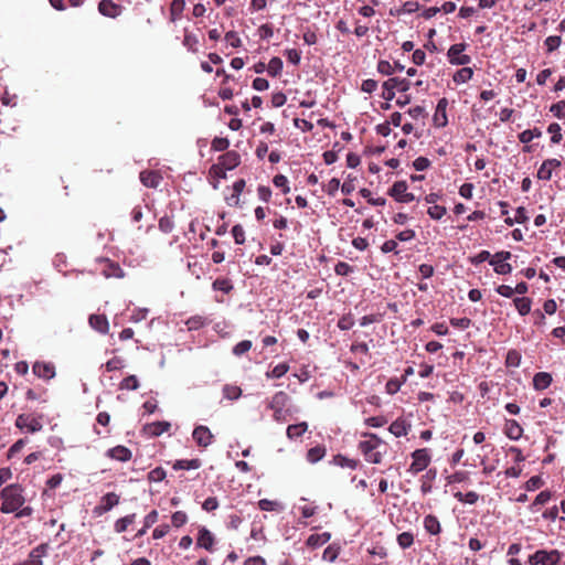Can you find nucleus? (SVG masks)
<instances>
[{
	"label": "nucleus",
	"instance_id": "f3484780",
	"mask_svg": "<svg viewBox=\"0 0 565 565\" xmlns=\"http://www.w3.org/2000/svg\"><path fill=\"white\" fill-rule=\"evenodd\" d=\"M104 267L102 269V275L105 278H124L125 271L120 267V265L116 262H113L110 259H104Z\"/></svg>",
	"mask_w": 565,
	"mask_h": 565
},
{
	"label": "nucleus",
	"instance_id": "e433bc0d",
	"mask_svg": "<svg viewBox=\"0 0 565 565\" xmlns=\"http://www.w3.org/2000/svg\"><path fill=\"white\" fill-rule=\"evenodd\" d=\"M551 499V492L545 490V491H541L534 499V501L532 502V504L530 505V511L535 513L539 511V508L540 505H543L545 503H547Z\"/></svg>",
	"mask_w": 565,
	"mask_h": 565
},
{
	"label": "nucleus",
	"instance_id": "338daca9",
	"mask_svg": "<svg viewBox=\"0 0 565 565\" xmlns=\"http://www.w3.org/2000/svg\"><path fill=\"white\" fill-rule=\"evenodd\" d=\"M232 235L237 245H242L245 242V231L242 225L236 224L232 227Z\"/></svg>",
	"mask_w": 565,
	"mask_h": 565
},
{
	"label": "nucleus",
	"instance_id": "6e6552de",
	"mask_svg": "<svg viewBox=\"0 0 565 565\" xmlns=\"http://www.w3.org/2000/svg\"><path fill=\"white\" fill-rule=\"evenodd\" d=\"M466 43L452 44L447 52L449 63L452 65H468L471 62V57L470 55L463 54V51H466Z\"/></svg>",
	"mask_w": 565,
	"mask_h": 565
},
{
	"label": "nucleus",
	"instance_id": "4be33fe9",
	"mask_svg": "<svg viewBox=\"0 0 565 565\" xmlns=\"http://www.w3.org/2000/svg\"><path fill=\"white\" fill-rule=\"evenodd\" d=\"M185 0H172L169 6V21L175 23L182 18L185 9Z\"/></svg>",
	"mask_w": 565,
	"mask_h": 565
},
{
	"label": "nucleus",
	"instance_id": "052dcab7",
	"mask_svg": "<svg viewBox=\"0 0 565 565\" xmlns=\"http://www.w3.org/2000/svg\"><path fill=\"white\" fill-rule=\"evenodd\" d=\"M354 271V267L351 266L350 264L345 263V262H339L335 266H334V273L338 275V276H349L350 274H352Z\"/></svg>",
	"mask_w": 565,
	"mask_h": 565
},
{
	"label": "nucleus",
	"instance_id": "cd10ccee",
	"mask_svg": "<svg viewBox=\"0 0 565 565\" xmlns=\"http://www.w3.org/2000/svg\"><path fill=\"white\" fill-rule=\"evenodd\" d=\"M308 429V424L306 422H301L298 424L289 425L287 427L286 434L289 439H296L301 437Z\"/></svg>",
	"mask_w": 565,
	"mask_h": 565
},
{
	"label": "nucleus",
	"instance_id": "ea45409f",
	"mask_svg": "<svg viewBox=\"0 0 565 565\" xmlns=\"http://www.w3.org/2000/svg\"><path fill=\"white\" fill-rule=\"evenodd\" d=\"M454 497L459 501V502H462V503H467V504H476L477 501L479 500V494L475 491H468L466 493H462V492H456L454 494Z\"/></svg>",
	"mask_w": 565,
	"mask_h": 565
},
{
	"label": "nucleus",
	"instance_id": "79ce46f5",
	"mask_svg": "<svg viewBox=\"0 0 565 565\" xmlns=\"http://www.w3.org/2000/svg\"><path fill=\"white\" fill-rule=\"evenodd\" d=\"M521 353L518 350H509L505 356V364L509 367H518L521 364Z\"/></svg>",
	"mask_w": 565,
	"mask_h": 565
},
{
	"label": "nucleus",
	"instance_id": "c03bdc74",
	"mask_svg": "<svg viewBox=\"0 0 565 565\" xmlns=\"http://www.w3.org/2000/svg\"><path fill=\"white\" fill-rule=\"evenodd\" d=\"M139 387V380L136 375H129L119 383L120 390L136 391Z\"/></svg>",
	"mask_w": 565,
	"mask_h": 565
},
{
	"label": "nucleus",
	"instance_id": "2eb2a0df",
	"mask_svg": "<svg viewBox=\"0 0 565 565\" xmlns=\"http://www.w3.org/2000/svg\"><path fill=\"white\" fill-rule=\"evenodd\" d=\"M119 503V495L115 492H108L100 499V503L95 507L94 512L98 515L110 511L114 507Z\"/></svg>",
	"mask_w": 565,
	"mask_h": 565
},
{
	"label": "nucleus",
	"instance_id": "9d476101",
	"mask_svg": "<svg viewBox=\"0 0 565 565\" xmlns=\"http://www.w3.org/2000/svg\"><path fill=\"white\" fill-rule=\"evenodd\" d=\"M511 253L507 250L495 253L489 264L493 266V270L499 275H508L512 271V266L507 263L511 258Z\"/></svg>",
	"mask_w": 565,
	"mask_h": 565
},
{
	"label": "nucleus",
	"instance_id": "a211bd4d",
	"mask_svg": "<svg viewBox=\"0 0 565 565\" xmlns=\"http://www.w3.org/2000/svg\"><path fill=\"white\" fill-rule=\"evenodd\" d=\"M503 433L509 439L519 440L523 435V428L515 419H505Z\"/></svg>",
	"mask_w": 565,
	"mask_h": 565
},
{
	"label": "nucleus",
	"instance_id": "4d7b16f0",
	"mask_svg": "<svg viewBox=\"0 0 565 565\" xmlns=\"http://www.w3.org/2000/svg\"><path fill=\"white\" fill-rule=\"evenodd\" d=\"M62 476L60 473H55L47 481H46V486L47 488L43 490V493L42 495L43 497H46V495H50L49 491L50 490H53L55 488H57L61 482H62Z\"/></svg>",
	"mask_w": 565,
	"mask_h": 565
},
{
	"label": "nucleus",
	"instance_id": "09e8293b",
	"mask_svg": "<svg viewBox=\"0 0 565 565\" xmlns=\"http://www.w3.org/2000/svg\"><path fill=\"white\" fill-rule=\"evenodd\" d=\"M258 507L262 511L282 510V505L278 501L262 499L258 501Z\"/></svg>",
	"mask_w": 565,
	"mask_h": 565
},
{
	"label": "nucleus",
	"instance_id": "c756f323",
	"mask_svg": "<svg viewBox=\"0 0 565 565\" xmlns=\"http://www.w3.org/2000/svg\"><path fill=\"white\" fill-rule=\"evenodd\" d=\"M170 426L171 425L168 422H156V423L149 424L146 427V430L151 436H160L161 434L168 431Z\"/></svg>",
	"mask_w": 565,
	"mask_h": 565
},
{
	"label": "nucleus",
	"instance_id": "3c124183",
	"mask_svg": "<svg viewBox=\"0 0 565 565\" xmlns=\"http://www.w3.org/2000/svg\"><path fill=\"white\" fill-rule=\"evenodd\" d=\"M361 195L367 200V202L374 206L385 205L386 199L384 198H373L372 192L367 189H361Z\"/></svg>",
	"mask_w": 565,
	"mask_h": 565
},
{
	"label": "nucleus",
	"instance_id": "6ab92c4d",
	"mask_svg": "<svg viewBox=\"0 0 565 565\" xmlns=\"http://www.w3.org/2000/svg\"><path fill=\"white\" fill-rule=\"evenodd\" d=\"M412 425L404 418H396L388 427L391 434L395 437H404L411 430Z\"/></svg>",
	"mask_w": 565,
	"mask_h": 565
},
{
	"label": "nucleus",
	"instance_id": "412c9836",
	"mask_svg": "<svg viewBox=\"0 0 565 565\" xmlns=\"http://www.w3.org/2000/svg\"><path fill=\"white\" fill-rule=\"evenodd\" d=\"M15 426L26 433L35 431V417L30 414H21L15 420Z\"/></svg>",
	"mask_w": 565,
	"mask_h": 565
},
{
	"label": "nucleus",
	"instance_id": "864d4df0",
	"mask_svg": "<svg viewBox=\"0 0 565 565\" xmlns=\"http://www.w3.org/2000/svg\"><path fill=\"white\" fill-rule=\"evenodd\" d=\"M397 543L401 548H408L414 543V535L411 532H403L397 535Z\"/></svg>",
	"mask_w": 565,
	"mask_h": 565
},
{
	"label": "nucleus",
	"instance_id": "37998d69",
	"mask_svg": "<svg viewBox=\"0 0 565 565\" xmlns=\"http://www.w3.org/2000/svg\"><path fill=\"white\" fill-rule=\"evenodd\" d=\"M446 207L438 204L429 205L427 210V214L429 215V217L436 221L441 220L446 215Z\"/></svg>",
	"mask_w": 565,
	"mask_h": 565
},
{
	"label": "nucleus",
	"instance_id": "a878e982",
	"mask_svg": "<svg viewBox=\"0 0 565 565\" xmlns=\"http://www.w3.org/2000/svg\"><path fill=\"white\" fill-rule=\"evenodd\" d=\"M424 529L431 535H438L441 532V525L437 516L428 514L424 518Z\"/></svg>",
	"mask_w": 565,
	"mask_h": 565
},
{
	"label": "nucleus",
	"instance_id": "de8ad7c7",
	"mask_svg": "<svg viewBox=\"0 0 565 565\" xmlns=\"http://www.w3.org/2000/svg\"><path fill=\"white\" fill-rule=\"evenodd\" d=\"M562 128L557 122H552L547 127V132L551 134V141L552 143H559L563 136H562Z\"/></svg>",
	"mask_w": 565,
	"mask_h": 565
},
{
	"label": "nucleus",
	"instance_id": "6e6d98bb",
	"mask_svg": "<svg viewBox=\"0 0 565 565\" xmlns=\"http://www.w3.org/2000/svg\"><path fill=\"white\" fill-rule=\"evenodd\" d=\"M250 349H252V341L243 340L233 347L232 352L234 355L241 356V355L245 354L246 352H248Z\"/></svg>",
	"mask_w": 565,
	"mask_h": 565
},
{
	"label": "nucleus",
	"instance_id": "423d86ee",
	"mask_svg": "<svg viewBox=\"0 0 565 565\" xmlns=\"http://www.w3.org/2000/svg\"><path fill=\"white\" fill-rule=\"evenodd\" d=\"M412 463L408 468V472L417 475L424 471L431 461L430 450L428 448L416 449L411 454Z\"/></svg>",
	"mask_w": 565,
	"mask_h": 565
},
{
	"label": "nucleus",
	"instance_id": "f03ea898",
	"mask_svg": "<svg viewBox=\"0 0 565 565\" xmlns=\"http://www.w3.org/2000/svg\"><path fill=\"white\" fill-rule=\"evenodd\" d=\"M2 505L1 511L4 513L15 512L24 502L22 489L20 486L11 484L1 491Z\"/></svg>",
	"mask_w": 565,
	"mask_h": 565
},
{
	"label": "nucleus",
	"instance_id": "69168bd1",
	"mask_svg": "<svg viewBox=\"0 0 565 565\" xmlns=\"http://www.w3.org/2000/svg\"><path fill=\"white\" fill-rule=\"evenodd\" d=\"M188 522V515L183 511H177L171 516V523L174 527H180Z\"/></svg>",
	"mask_w": 565,
	"mask_h": 565
},
{
	"label": "nucleus",
	"instance_id": "72a5a7b5",
	"mask_svg": "<svg viewBox=\"0 0 565 565\" xmlns=\"http://www.w3.org/2000/svg\"><path fill=\"white\" fill-rule=\"evenodd\" d=\"M136 519V514L131 513L128 515H125L124 518L118 519L114 524V530L117 533H122L127 530V527L134 523Z\"/></svg>",
	"mask_w": 565,
	"mask_h": 565
},
{
	"label": "nucleus",
	"instance_id": "2f4dec72",
	"mask_svg": "<svg viewBox=\"0 0 565 565\" xmlns=\"http://www.w3.org/2000/svg\"><path fill=\"white\" fill-rule=\"evenodd\" d=\"M201 462L199 459H182L177 460L173 465L174 470H194L200 468Z\"/></svg>",
	"mask_w": 565,
	"mask_h": 565
},
{
	"label": "nucleus",
	"instance_id": "ddd939ff",
	"mask_svg": "<svg viewBox=\"0 0 565 565\" xmlns=\"http://www.w3.org/2000/svg\"><path fill=\"white\" fill-rule=\"evenodd\" d=\"M124 11V7L113 0H100L98 3V12L110 19L118 18Z\"/></svg>",
	"mask_w": 565,
	"mask_h": 565
},
{
	"label": "nucleus",
	"instance_id": "5fc2aeb1",
	"mask_svg": "<svg viewBox=\"0 0 565 565\" xmlns=\"http://www.w3.org/2000/svg\"><path fill=\"white\" fill-rule=\"evenodd\" d=\"M289 370V365L287 363H279L273 367L270 372L267 373L268 377L280 379Z\"/></svg>",
	"mask_w": 565,
	"mask_h": 565
},
{
	"label": "nucleus",
	"instance_id": "39448f33",
	"mask_svg": "<svg viewBox=\"0 0 565 565\" xmlns=\"http://www.w3.org/2000/svg\"><path fill=\"white\" fill-rule=\"evenodd\" d=\"M241 163V156L234 151H227L218 158V162L212 167L216 177H225L226 171H231Z\"/></svg>",
	"mask_w": 565,
	"mask_h": 565
},
{
	"label": "nucleus",
	"instance_id": "c9c22d12",
	"mask_svg": "<svg viewBox=\"0 0 565 565\" xmlns=\"http://www.w3.org/2000/svg\"><path fill=\"white\" fill-rule=\"evenodd\" d=\"M388 85L394 88V90L405 93L411 87V82L406 78L391 77L387 79Z\"/></svg>",
	"mask_w": 565,
	"mask_h": 565
},
{
	"label": "nucleus",
	"instance_id": "393cba45",
	"mask_svg": "<svg viewBox=\"0 0 565 565\" xmlns=\"http://www.w3.org/2000/svg\"><path fill=\"white\" fill-rule=\"evenodd\" d=\"M89 324L93 329L100 333H106L109 328L108 320L103 315H92L89 317Z\"/></svg>",
	"mask_w": 565,
	"mask_h": 565
},
{
	"label": "nucleus",
	"instance_id": "603ef678",
	"mask_svg": "<svg viewBox=\"0 0 565 565\" xmlns=\"http://www.w3.org/2000/svg\"><path fill=\"white\" fill-rule=\"evenodd\" d=\"M434 125L438 128L445 127L448 124L447 113L444 109H439L436 107L434 117Z\"/></svg>",
	"mask_w": 565,
	"mask_h": 565
},
{
	"label": "nucleus",
	"instance_id": "473e14b6",
	"mask_svg": "<svg viewBox=\"0 0 565 565\" xmlns=\"http://www.w3.org/2000/svg\"><path fill=\"white\" fill-rule=\"evenodd\" d=\"M473 71L471 67H462L452 75V81L456 84L467 83L472 78Z\"/></svg>",
	"mask_w": 565,
	"mask_h": 565
},
{
	"label": "nucleus",
	"instance_id": "a18cd8bd",
	"mask_svg": "<svg viewBox=\"0 0 565 565\" xmlns=\"http://www.w3.org/2000/svg\"><path fill=\"white\" fill-rule=\"evenodd\" d=\"M207 323L206 319L201 317V316H193V317H190L186 321H185V326L188 327V329L190 331L192 330H199L201 329L202 327H204L205 324Z\"/></svg>",
	"mask_w": 565,
	"mask_h": 565
},
{
	"label": "nucleus",
	"instance_id": "0eeeda50",
	"mask_svg": "<svg viewBox=\"0 0 565 565\" xmlns=\"http://www.w3.org/2000/svg\"><path fill=\"white\" fill-rule=\"evenodd\" d=\"M245 180L238 179L232 186H226L223 191L224 201L228 206H239L241 194L245 189Z\"/></svg>",
	"mask_w": 565,
	"mask_h": 565
},
{
	"label": "nucleus",
	"instance_id": "e2e57ef3",
	"mask_svg": "<svg viewBox=\"0 0 565 565\" xmlns=\"http://www.w3.org/2000/svg\"><path fill=\"white\" fill-rule=\"evenodd\" d=\"M285 56L287 61L294 65H298L301 61V52L297 49H287Z\"/></svg>",
	"mask_w": 565,
	"mask_h": 565
},
{
	"label": "nucleus",
	"instance_id": "dca6fc26",
	"mask_svg": "<svg viewBox=\"0 0 565 565\" xmlns=\"http://www.w3.org/2000/svg\"><path fill=\"white\" fill-rule=\"evenodd\" d=\"M215 543V537L213 533L207 530L205 526H201L199 529V534L196 537V547L204 548L206 551H212Z\"/></svg>",
	"mask_w": 565,
	"mask_h": 565
},
{
	"label": "nucleus",
	"instance_id": "5701e85b",
	"mask_svg": "<svg viewBox=\"0 0 565 565\" xmlns=\"http://www.w3.org/2000/svg\"><path fill=\"white\" fill-rule=\"evenodd\" d=\"M552 375L547 372H539L533 376V387L535 391L546 390L552 384Z\"/></svg>",
	"mask_w": 565,
	"mask_h": 565
},
{
	"label": "nucleus",
	"instance_id": "7ed1b4c3",
	"mask_svg": "<svg viewBox=\"0 0 565 565\" xmlns=\"http://www.w3.org/2000/svg\"><path fill=\"white\" fill-rule=\"evenodd\" d=\"M562 556L563 553L558 550H537L529 556L527 563L530 565H558Z\"/></svg>",
	"mask_w": 565,
	"mask_h": 565
},
{
	"label": "nucleus",
	"instance_id": "13d9d810",
	"mask_svg": "<svg viewBox=\"0 0 565 565\" xmlns=\"http://www.w3.org/2000/svg\"><path fill=\"white\" fill-rule=\"evenodd\" d=\"M562 43V38L558 35L547 36L544 41V45L546 46V51L548 53L557 50Z\"/></svg>",
	"mask_w": 565,
	"mask_h": 565
},
{
	"label": "nucleus",
	"instance_id": "f704fd0d",
	"mask_svg": "<svg viewBox=\"0 0 565 565\" xmlns=\"http://www.w3.org/2000/svg\"><path fill=\"white\" fill-rule=\"evenodd\" d=\"M212 288L217 291H222L223 294H230L234 286L228 278H217L213 281Z\"/></svg>",
	"mask_w": 565,
	"mask_h": 565
},
{
	"label": "nucleus",
	"instance_id": "20e7f679",
	"mask_svg": "<svg viewBox=\"0 0 565 565\" xmlns=\"http://www.w3.org/2000/svg\"><path fill=\"white\" fill-rule=\"evenodd\" d=\"M289 402V396L280 391L274 394L271 399L268 402L267 407L273 411L274 420L281 423L286 420L287 411L286 406Z\"/></svg>",
	"mask_w": 565,
	"mask_h": 565
},
{
	"label": "nucleus",
	"instance_id": "7c9ffc66",
	"mask_svg": "<svg viewBox=\"0 0 565 565\" xmlns=\"http://www.w3.org/2000/svg\"><path fill=\"white\" fill-rule=\"evenodd\" d=\"M158 520L157 510L150 511L143 519V526L137 532L136 537H141L147 533V530L152 526Z\"/></svg>",
	"mask_w": 565,
	"mask_h": 565
},
{
	"label": "nucleus",
	"instance_id": "f257e3e1",
	"mask_svg": "<svg viewBox=\"0 0 565 565\" xmlns=\"http://www.w3.org/2000/svg\"><path fill=\"white\" fill-rule=\"evenodd\" d=\"M363 436L367 439L359 443L360 451L366 461L375 465L380 463L382 461V452L377 449L383 444L382 439L372 433H365Z\"/></svg>",
	"mask_w": 565,
	"mask_h": 565
},
{
	"label": "nucleus",
	"instance_id": "bf43d9fd",
	"mask_svg": "<svg viewBox=\"0 0 565 565\" xmlns=\"http://www.w3.org/2000/svg\"><path fill=\"white\" fill-rule=\"evenodd\" d=\"M550 111L558 119H565V100H559L550 107Z\"/></svg>",
	"mask_w": 565,
	"mask_h": 565
},
{
	"label": "nucleus",
	"instance_id": "9b49d317",
	"mask_svg": "<svg viewBox=\"0 0 565 565\" xmlns=\"http://www.w3.org/2000/svg\"><path fill=\"white\" fill-rule=\"evenodd\" d=\"M498 205L500 206V214L501 215H505L507 217L504 218V223L509 226H512L514 225L515 223L518 224H524L527 220H529V216H527V212H526V209L523 207V206H519L516 210H515V213H514V216L513 217H510L508 216V203L507 202H503V201H499L498 202Z\"/></svg>",
	"mask_w": 565,
	"mask_h": 565
},
{
	"label": "nucleus",
	"instance_id": "b1692460",
	"mask_svg": "<svg viewBox=\"0 0 565 565\" xmlns=\"http://www.w3.org/2000/svg\"><path fill=\"white\" fill-rule=\"evenodd\" d=\"M55 375V365L52 362H38V379L49 381L54 379Z\"/></svg>",
	"mask_w": 565,
	"mask_h": 565
},
{
	"label": "nucleus",
	"instance_id": "1a4fd4ad",
	"mask_svg": "<svg viewBox=\"0 0 565 565\" xmlns=\"http://www.w3.org/2000/svg\"><path fill=\"white\" fill-rule=\"evenodd\" d=\"M388 194L399 203H411L416 198L408 191V185L404 180L396 181L388 191Z\"/></svg>",
	"mask_w": 565,
	"mask_h": 565
},
{
	"label": "nucleus",
	"instance_id": "c85d7f7f",
	"mask_svg": "<svg viewBox=\"0 0 565 565\" xmlns=\"http://www.w3.org/2000/svg\"><path fill=\"white\" fill-rule=\"evenodd\" d=\"M513 303L521 316H526L531 311L532 300L527 297H518L513 299Z\"/></svg>",
	"mask_w": 565,
	"mask_h": 565
},
{
	"label": "nucleus",
	"instance_id": "4c0bfd02",
	"mask_svg": "<svg viewBox=\"0 0 565 565\" xmlns=\"http://www.w3.org/2000/svg\"><path fill=\"white\" fill-rule=\"evenodd\" d=\"M326 456V448L323 446H316L308 450L307 460L311 463L320 461Z\"/></svg>",
	"mask_w": 565,
	"mask_h": 565
},
{
	"label": "nucleus",
	"instance_id": "4468645a",
	"mask_svg": "<svg viewBox=\"0 0 565 565\" xmlns=\"http://www.w3.org/2000/svg\"><path fill=\"white\" fill-rule=\"evenodd\" d=\"M562 161L558 159H547L545 160L541 168L539 169L536 177H552V174L559 175L562 173Z\"/></svg>",
	"mask_w": 565,
	"mask_h": 565
},
{
	"label": "nucleus",
	"instance_id": "a19ab883",
	"mask_svg": "<svg viewBox=\"0 0 565 565\" xmlns=\"http://www.w3.org/2000/svg\"><path fill=\"white\" fill-rule=\"evenodd\" d=\"M333 461L335 465L342 467V468H350V469H356L359 466V461L355 459L348 458L342 455H337L333 458Z\"/></svg>",
	"mask_w": 565,
	"mask_h": 565
},
{
	"label": "nucleus",
	"instance_id": "774afa93",
	"mask_svg": "<svg viewBox=\"0 0 565 565\" xmlns=\"http://www.w3.org/2000/svg\"><path fill=\"white\" fill-rule=\"evenodd\" d=\"M164 478H166V470L161 467H157L148 473V480L150 482H160Z\"/></svg>",
	"mask_w": 565,
	"mask_h": 565
},
{
	"label": "nucleus",
	"instance_id": "aec40b11",
	"mask_svg": "<svg viewBox=\"0 0 565 565\" xmlns=\"http://www.w3.org/2000/svg\"><path fill=\"white\" fill-rule=\"evenodd\" d=\"M107 456L114 460L126 462L131 459V450L125 446L118 445L107 450Z\"/></svg>",
	"mask_w": 565,
	"mask_h": 565
},
{
	"label": "nucleus",
	"instance_id": "49530a36",
	"mask_svg": "<svg viewBox=\"0 0 565 565\" xmlns=\"http://www.w3.org/2000/svg\"><path fill=\"white\" fill-rule=\"evenodd\" d=\"M198 43L199 40L196 35L185 31L184 38H183V45L190 51V52H198Z\"/></svg>",
	"mask_w": 565,
	"mask_h": 565
},
{
	"label": "nucleus",
	"instance_id": "0e129e2a",
	"mask_svg": "<svg viewBox=\"0 0 565 565\" xmlns=\"http://www.w3.org/2000/svg\"><path fill=\"white\" fill-rule=\"evenodd\" d=\"M338 555L339 548L334 547L333 545H329L328 547L324 548L322 553V559L333 563L338 558Z\"/></svg>",
	"mask_w": 565,
	"mask_h": 565
},
{
	"label": "nucleus",
	"instance_id": "58836bf2",
	"mask_svg": "<svg viewBox=\"0 0 565 565\" xmlns=\"http://www.w3.org/2000/svg\"><path fill=\"white\" fill-rule=\"evenodd\" d=\"M282 61L280 57H271L269 60V63L267 65V73L273 76V77H276L278 75H280L281 71H282Z\"/></svg>",
	"mask_w": 565,
	"mask_h": 565
},
{
	"label": "nucleus",
	"instance_id": "bb28decb",
	"mask_svg": "<svg viewBox=\"0 0 565 565\" xmlns=\"http://www.w3.org/2000/svg\"><path fill=\"white\" fill-rule=\"evenodd\" d=\"M331 539V534L329 532H323V533H320V534H311L308 539H307V546L311 547V548H317V547H320L322 545H324L326 543H328Z\"/></svg>",
	"mask_w": 565,
	"mask_h": 565
},
{
	"label": "nucleus",
	"instance_id": "680f3d73",
	"mask_svg": "<svg viewBox=\"0 0 565 565\" xmlns=\"http://www.w3.org/2000/svg\"><path fill=\"white\" fill-rule=\"evenodd\" d=\"M403 385V381H399V379L394 377L386 382L385 391L390 395L396 394Z\"/></svg>",
	"mask_w": 565,
	"mask_h": 565
},
{
	"label": "nucleus",
	"instance_id": "8fccbe9b",
	"mask_svg": "<svg viewBox=\"0 0 565 565\" xmlns=\"http://www.w3.org/2000/svg\"><path fill=\"white\" fill-rule=\"evenodd\" d=\"M223 395L227 399H238L242 395V390L238 386L234 385H225L223 387Z\"/></svg>",
	"mask_w": 565,
	"mask_h": 565
},
{
	"label": "nucleus",
	"instance_id": "f8f14e48",
	"mask_svg": "<svg viewBox=\"0 0 565 565\" xmlns=\"http://www.w3.org/2000/svg\"><path fill=\"white\" fill-rule=\"evenodd\" d=\"M192 438L199 447L206 448L214 441V435L210 428L204 425H199L193 429Z\"/></svg>",
	"mask_w": 565,
	"mask_h": 565
}]
</instances>
